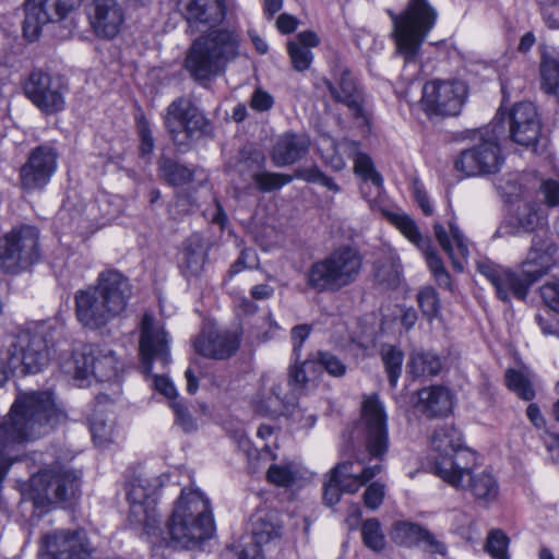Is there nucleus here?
<instances>
[{
  "instance_id": "1",
  "label": "nucleus",
  "mask_w": 559,
  "mask_h": 559,
  "mask_svg": "<svg viewBox=\"0 0 559 559\" xmlns=\"http://www.w3.org/2000/svg\"><path fill=\"white\" fill-rule=\"evenodd\" d=\"M131 295V285L122 273L103 271L96 285L75 293L76 319L86 329H102L126 310Z\"/></svg>"
},
{
  "instance_id": "2",
  "label": "nucleus",
  "mask_w": 559,
  "mask_h": 559,
  "mask_svg": "<svg viewBox=\"0 0 559 559\" xmlns=\"http://www.w3.org/2000/svg\"><path fill=\"white\" fill-rule=\"evenodd\" d=\"M551 266V257L548 252L546 240L539 235L532 239V246L525 261L521 265V272L493 263L490 260L477 262V271L490 282L497 297L509 302L512 297L524 300L532 284L545 275Z\"/></svg>"
},
{
  "instance_id": "3",
  "label": "nucleus",
  "mask_w": 559,
  "mask_h": 559,
  "mask_svg": "<svg viewBox=\"0 0 559 559\" xmlns=\"http://www.w3.org/2000/svg\"><path fill=\"white\" fill-rule=\"evenodd\" d=\"M239 55V34L229 28H214L192 43L185 67L195 81H207L223 73Z\"/></svg>"
},
{
  "instance_id": "4",
  "label": "nucleus",
  "mask_w": 559,
  "mask_h": 559,
  "mask_svg": "<svg viewBox=\"0 0 559 559\" xmlns=\"http://www.w3.org/2000/svg\"><path fill=\"white\" fill-rule=\"evenodd\" d=\"M176 544L194 548L211 538L215 531L209 499L198 489L183 488L167 523Z\"/></svg>"
},
{
  "instance_id": "5",
  "label": "nucleus",
  "mask_w": 559,
  "mask_h": 559,
  "mask_svg": "<svg viewBox=\"0 0 559 559\" xmlns=\"http://www.w3.org/2000/svg\"><path fill=\"white\" fill-rule=\"evenodd\" d=\"M311 380L305 376V370L299 365L288 366L286 385L278 374L263 373L253 397L255 411L270 417L292 413L297 407L300 395L311 385Z\"/></svg>"
},
{
  "instance_id": "6",
  "label": "nucleus",
  "mask_w": 559,
  "mask_h": 559,
  "mask_svg": "<svg viewBox=\"0 0 559 559\" xmlns=\"http://www.w3.org/2000/svg\"><path fill=\"white\" fill-rule=\"evenodd\" d=\"M393 24L396 52L406 63L416 60L423 43L436 25L437 10L428 0H408L401 14L386 10Z\"/></svg>"
},
{
  "instance_id": "7",
  "label": "nucleus",
  "mask_w": 559,
  "mask_h": 559,
  "mask_svg": "<svg viewBox=\"0 0 559 559\" xmlns=\"http://www.w3.org/2000/svg\"><path fill=\"white\" fill-rule=\"evenodd\" d=\"M431 447L437 453L433 471L454 488H463V476L474 454L464 447L460 430L451 424L438 426L431 436Z\"/></svg>"
},
{
  "instance_id": "8",
  "label": "nucleus",
  "mask_w": 559,
  "mask_h": 559,
  "mask_svg": "<svg viewBox=\"0 0 559 559\" xmlns=\"http://www.w3.org/2000/svg\"><path fill=\"white\" fill-rule=\"evenodd\" d=\"M360 269L359 253L350 247L340 248L311 264L307 285L319 293L337 292L355 282Z\"/></svg>"
},
{
  "instance_id": "9",
  "label": "nucleus",
  "mask_w": 559,
  "mask_h": 559,
  "mask_svg": "<svg viewBox=\"0 0 559 559\" xmlns=\"http://www.w3.org/2000/svg\"><path fill=\"white\" fill-rule=\"evenodd\" d=\"M51 326L37 323L20 332L9 350V367L20 376L37 373L49 361V344Z\"/></svg>"
},
{
  "instance_id": "10",
  "label": "nucleus",
  "mask_w": 559,
  "mask_h": 559,
  "mask_svg": "<svg viewBox=\"0 0 559 559\" xmlns=\"http://www.w3.org/2000/svg\"><path fill=\"white\" fill-rule=\"evenodd\" d=\"M160 487L162 480L158 476L136 475L128 484L127 499L130 507L128 523L148 537L156 536L160 532V521L156 510Z\"/></svg>"
},
{
  "instance_id": "11",
  "label": "nucleus",
  "mask_w": 559,
  "mask_h": 559,
  "mask_svg": "<svg viewBox=\"0 0 559 559\" xmlns=\"http://www.w3.org/2000/svg\"><path fill=\"white\" fill-rule=\"evenodd\" d=\"M79 486L75 472L58 465L31 477L28 496L34 508L45 510L51 503L74 499Z\"/></svg>"
},
{
  "instance_id": "12",
  "label": "nucleus",
  "mask_w": 559,
  "mask_h": 559,
  "mask_svg": "<svg viewBox=\"0 0 559 559\" xmlns=\"http://www.w3.org/2000/svg\"><path fill=\"white\" fill-rule=\"evenodd\" d=\"M40 259L39 230L31 225L12 228L0 238V267L19 273Z\"/></svg>"
},
{
  "instance_id": "13",
  "label": "nucleus",
  "mask_w": 559,
  "mask_h": 559,
  "mask_svg": "<svg viewBox=\"0 0 559 559\" xmlns=\"http://www.w3.org/2000/svg\"><path fill=\"white\" fill-rule=\"evenodd\" d=\"M164 123L178 146H187L210 132L207 118L186 97H179L168 105Z\"/></svg>"
},
{
  "instance_id": "14",
  "label": "nucleus",
  "mask_w": 559,
  "mask_h": 559,
  "mask_svg": "<svg viewBox=\"0 0 559 559\" xmlns=\"http://www.w3.org/2000/svg\"><path fill=\"white\" fill-rule=\"evenodd\" d=\"M73 374L78 380L94 377L99 382L112 381L118 378L121 364L115 352L107 347L88 344L75 352L72 357Z\"/></svg>"
},
{
  "instance_id": "15",
  "label": "nucleus",
  "mask_w": 559,
  "mask_h": 559,
  "mask_svg": "<svg viewBox=\"0 0 559 559\" xmlns=\"http://www.w3.org/2000/svg\"><path fill=\"white\" fill-rule=\"evenodd\" d=\"M365 447L370 459L382 460L389 449L388 417L378 394L365 396L361 405Z\"/></svg>"
},
{
  "instance_id": "16",
  "label": "nucleus",
  "mask_w": 559,
  "mask_h": 559,
  "mask_svg": "<svg viewBox=\"0 0 559 559\" xmlns=\"http://www.w3.org/2000/svg\"><path fill=\"white\" fill-rule=\"evenodd\" d=\"M467 87L457 80H432L423 87L421 105L428 115L456 116L466 98Z\"/></svg>"
},
{
  "instance_id": "17",
  "label": "nucleus",
  "mask_w": 559,
  "mask_h": 559,
  "mask_svg": "<svg viewBox=\"0 0 559 559\" xmlns=\"http://www.w3.org/2000/svg\"><path fill=\"white\" fill-rule=\"evenodd\" d=\"M503 162L495 126L491 135L481 138L478 144L460 154L455 168L466 176H483L499 171Z\"/></svg>"
},
{
  "instance_id": "18",
  "label": "nucleus",
  "mask_w": 559,
  "mask_h": 559,
  "mask_svg": "<svg viewBox=\"0 0 559 559\" xmlns=\"http://www.w3.org/2000/svg\"><path fill=\"white\" fill-rule=\"evenodd\" d=\"M44 559H94L95 547L84 530H52L41 537Z\"/></svg>"
},
{
  "instance_id": "19",
  "label": "nucleus",
  "mask_w": 559,
  "mask_h": 559,
  "mask_svg": "<svg viewBox=\"0 0 559 559\" xmlns=\"http://www.w3.org/2000/svg\"><path fill=\"white\" fill-rule=\"evenodd\" d=\"M80 4L81 0H26L24 37L29 41L37 40L44 25L63 20Z\"/></svg>"
},
{
  "instance_id": "20",
  "label": "nucleus",
  "mask_w": 559,
  "mask_h": 559,
  "mask_svg": "<svg viewBox=\"0 0 559 559\" xmlns=\"http://www.w3.org/2000/svg\"><path fill=\"white\" fill-rule=\"evenodd\" d=\"M139 354L144 374L152 372L153 362L166 366L170 360L169 336L164 326L154 317L145 313L140 324Z\"/></svg>"
},
{
  "instance_id": "21",
  "label": "nucleus",
  "mask_w": 559,
  "mask_h": 559,
  "mask_svg": "<svg viewBox=\"0 0 559 559\" xmlns=\"http://www.w3.org/2000/svg\"><path fill=\"white\" fill-rule=\"evenodd\" d=\"M26 97L44 114L53 115L64 109L61 82L47 72L35 69L24 83Z\"/></svg>"
},
{
  "instance_id": "22",
  "label": "nucleus",
  "mask_w": 559,
  "mask_h": 559,
  "mask_svg": "<svg viewBox=\"0 0 559 559\" xmlns=\"http://www.w3.org/2000/svg\"><path fill=\"white\" fill-rule=\"evenodd\" d=\"M333 99L346 106L354 119L367 123L365 92L356 76L346 67H335L334 82L324 80Z\"/></svg>"
},
{
  "instance_id": "23",
  "label": "nucleus",
  "mask_w": 559,
  "mask_h": 559,
  "mask_svg": "<svg viewBox=\"0 0 559 559\" xmlns=\"http://www.w3.org/2000/svg\"><path fill=\"white\" fill-rule=\"evenodd\" d=\"M58 154L49 145H39L28 155L20 169V183L23 191L31 193L43 190L57 169Z\"/></svg>"
},
{
  "instance_id": "24",
  "label": "nucleus",
  "mask_w": 559,
  "mask_h": 559,
  "mask_svg": "<svg viewBox=\"0 0 559 559\" xmlns=\"http://www.w3.org/2000/svg\"><path fill=\"white\" fill-rule=\"evenodd\" d=\"M386 216L411 242L423 250L429 270L438 285L451 289V277L443 266L441 258L431 248L430 239L421 236L414 219L402 213H389Z\"/></svg>"
},
{
  "instance_id": "25",
  "label": "nucleus",
  "mask_w": 559,
  "mask_h": 559,
  "mask_svg": "<svg viewBox=\"0 0 559 559\" xmlns=\"http://www.w3.org/2000/svg\"><path fill=\"white\" fill-rule=\"evenodd\" d=\"M87 17L97 37L112 39L122 29L126 13L119 0H88Z\"/></svg>"
},
{
  "instance_id": "26",
  "label": "nucleus",
  "mask_w": 559,
  "mask_h": 559,
  "mask_svg": "<svg viewBox=\"0 0 559 559\" xmlns=\"http://www.w3.org/2000/svg\"><path fill=\"white\" fill-rule=\"evenodd\" d=\"M510 138L522 146H533L540 136L542 124L535 106L530 102L515 104L508 115Z\"/></svg>"
},
{
  "instance_id": "27",
  "label": "nucleus",
  "mask_w": 559,
  "mask_h": 559,
  "mask_svg": "<svg viewBox=\"0 0 559 559\" xmlns=\"http://www.w3.org/2000/svg\"><path fill=\"white\" fill-rule=\"evenodd\" d=\"M392 540L401 546H419L431 554L445 555L447 546L424 526L411 522H396L390 532Z\"/></svg>"
},
{
  "instance_id": "28",
  "label": "nucleus",
  "mask_w": 559,
  "mask_h": 559,
  "mask_svg": "<svg viewBox=\"0 0 559 559\" xmlns=\"http://www.w3.org/2000/svg\"><path fill=\"white\" fill-rule=\"evenodd\" d=\"M198 354L214 359L230 357L239 346L236 333L229 331L207 330L202 331L193 342Z\"/></svg>"
},
{
  "instance_id": "29",
  "label": "nucleus",
  "mask_w": 559,
  "mask_h": 559,
  "mask_svg": "<svg viewBox=\"0 0 559 559\" xmlns=\"http://www.w3.org/2000/svg\"><path fill=\"white\" fill-rule=\"evenodd\" d=\"M381 471V464L367 465L364 460H357L337 464L330 474L343 483V490L346 493H355Z\"/></svg>"
},
{
  "instance_id": "30",
  "label": "nucleus",
  "mask_w": 559,
  "mask_h": 559,
  "mask_svg": "<svg viewBox=\"0 0 559 559\" xmlns=\"http://www.w3.org/2000/svg\"><path fill=\"white\" fill-rule=\"evenodd\" d=\"M433 230L438 242L450 258L453 267L462 272L464 270V262L468 257V242L464 235L454 223H449L450 234L439 223L435 224Z\"/></svg>"
},
{
  "instance_id": "31",
  "label": "nucleus",
  "mask_w": 559,
  "mask_h": 559,
  "mask_svg": "<svg viewBox=\"0 0 559 559\" xmlns=\"http://www.w3.org/2000/svg\"><path fill=\"white\" fill-rule=\"evenodd\" d=\"M308 148L309 140L306 135L286 132L273 146L272 160L277 167L288 166L301 159Z\"/></svg>"
},
{
  "instance_id": "32",
  "label": "nucleus",
  "mask_w": 559,
  "mask_h": 559,
  "mask_svg": "<svg viewBox=\"0 0 559 559\" xmlns=\"http://www.w3.org/2000/svg\"><path fill=\"white\" fill-rule=\"evenodd\" d=\"M416 407L427 417L444 416L451 412L452 396L442 385H431L418 391Z\"/></svg>"
},
{
  "instance_id": "33",
  "label": "nucleus",
  "mask_w": 559,
  "mask_h": 559,
  "mask_svg": "<svg viewBox=\"0 0 559 559\" xmlns=\"http://www.w3.org/2000/svg\"><path fill=\"white\" fill-rule=\"evenodd\" d=\"M548 214L536 201L524 200L513 210L512 224L515 233H533L547 224Z\"/></svg>"
},
{
  "instance_id": "34",
  "label": "nucleus",
  "mask_w": 559,
  "mask_h": 559,
  "mask_svg": "<svg viewBox=\"0 0 559 559\" xmlns=\"http://www.w3.org/2000/svg\"><path fill=\"white\" fill-rule=\"evenodd\" d=\"M186 19L190 24L216 25L226 15L224 0H189L186 3Z\"/></svg>"
},
{
  "instance_id": "35",
  "label": "nucleus",
  "mask_w": 559,
  "mask_h": 559,
  "mask_svg": "<svg viewBox=\"0 0 559 559\" xmlns=\"http://www.w3.org/2000/svg\"><path fill=\"white\" fill-rule=\"evenodd\" d=\"M305 370V376L310 377L311 384L314 383L317 378L321 373V369H324L331 377L341 378L344 377L347 367L342 359L336 355L328 350H318L316 354H311L299 365Z\"/></svg>"
},
{
  "instance_id": "36",
  "label": "nucleus",
  "mask_w": 559,
  "mask_h": 559,
  "mask_svg": "<svg viewBox=\"0 0 559 559\" xmlns=\"http://www.w3.org/2000/svg\"><path fill=\"white\" fill-rule=\"evenodd\" d=\"M463 485L462 489L468 488L478 501L485 503L496 500L499 493L498 483L490 473H473L468 465L463 476Z\"/></svg>"
},
{
  "instance_id": "37",
  "label": "nucleus",
  "mask_w": 559,
  "mask_h": 559,
  "mask_svg": "<svg viewBox=\"0 0 559 559\" xmlns=\"http://www.w3.org/2000/svg\"><path fill=\"white\" fill-rule=\"evenodd\" d=\"M355 173L361 177L362 183L360 191L366 199L371 194L378 197L382 191V177L374 169L373 163L370 157L364 153H357L354 159Z\"/></svg>"
},
{
  "instance_id": "38",
  "label": "nucleus",
  "mask_w": 559,
  "mask_h": 559,
  "mask_svg": "<svg viewBox=\"0 0 559 559\" xmlns=\"http://www.w3.org/2000/svg\"><path fill=\"white\" fill-rule=\"evenodd\" d=\"M157 165L160 178L170 186H183L189 183L193 179L194 169L170 157L160 156Z\"/></svg>"
},
{
  "instance_id": "39",
  "label": "nucleus",
  "mask_w": 559,
  "mask_h": 559,
  "mask_svg": "<svg viewBox=\"0 0 559 559\" xmlns=\"http://www.w3.org/2000/svg\"><path fill=\"white\" fill-rule=\"evenodd\" d=\"M406 370L413 378L432 377L441 370V360L431 352H414L407 361Z\"/></svg>"
},
{
  "instance_id": "40",
  "label": "nucleus",
  "mask_w": 559,
  "mask_h": 559,
  "mask_svg": "<svg viewBox=\"0 0 559 559\" xmlns=\"http://www.w3.org/2000/svg\"><path fill=\"white\" fill-rule=\"evenodd\" d=\"M205 255V250L199 241L186 243L179 264L186 278L198 277L202 273Z\"/></svg>"
},
{
  "instance_id": "41",
  "label": "nucleus",
  "mask_w": 559,
  "mask_h": 559,
  "mask_svg": "<svg viewBox=\"0 0 559 559\" xmlns=\"http://www.w3.org/2000/svg\"><path fill=\"white\" fill-rule=\"evenodd\" d=\"M90 431L92 439L98 447H104L112 441L114 421L105 414L100 400L90 417Z\"/></svg>"
},
{
  "instance_id": "42",
  "label": "nucleus",
  "mask_w": 559,
  "mask_h": 559,
  "mask_svg": "<svg viewBox=\"0 0 559 559\" xmlns=\"http://www.w3.org/2000/svg\"><path fill=\"white\" fill-rule=\"evenodd\" d=\"M302 476V468L296 462L272 464L267 469V480L280 487H290Z\"/></svg>"
},
{
  "instance_id": "43",
  "label": "nucleus",
  "mask_w": 559,
  "mask_h": 559,
  "mask_svg": "<svg viewBox=\"0 0 559 559\" xmlns=\"http://www.w3.org/2000/svg\"><path fill=\"white\" fill-rule=\"evenodd\" d=\"M252 534L254 540L252 545L261 548L262 545L281 537L282 526L277 522L275 514L269 513L257 520Z\"/></svg>"
},
{
  "instance_id": "44",
  "label": "nucleus",
  "mask_w": 559,
  "mask_h": 559,
  "mask_svg": "<svg viewBox=\"0 0 559 559\" xmlns=\"http://www.w3.org/2000/svg\"><path fill=\"white\" fill-rule=\"evenodd\" d=\"M525 178L526 175L510 173L497 179L495 187L497 191L507 199V201L515 202L525 194Z\"/></svg>"
},
{
  "instance_id": "45",
  "label": "nucleus",
  "mask_w": 559,
  "mask_h": 559,
  "mask_svg": "<svg viewBox=\"0 0 559 559\" xmlns=\"http://www.w3.org/2000/svg\"><path fill=\"white\" fill-rule=\"evenodd\" d=\"M506 383L512 392L524 401H532L535 397V389L528 372L508 369L506 371Z\"/></svg>"
},
{
  "instance_id": "46",
  "label": "nucleus",
  "mask_w": 559,
  "mask_h": 559,
  "mask_svg": "<svg viewBox=\"0 0 559 559\" xmlns=\"http://www.w3.org/2000/svg\"><path fill=\"white\" fill-rule=\"evenodd\" d=\"M510 538L501 528L488 532L484 550L491 559H511L509 552Z\"/></svg>"
},
{
  "instance_id": "47",
  "label": "nucleus",
  "mask_w": 559,
  "mask_h": 559,
  "mask_svg": "<svg viewBox=\"0 0 559 559\" xmlns=\"http://www.w3.org/2000/svg\"><path fill=\"white\" fill-rule=\"evenodd\" d=\"M252 179L261 192H273L290 183L294 177L285 174L260 170L252 174Z\"/></svg>"
},
{
  "instance_id": "48",
  "label": "nucleus",
  "mask_w": 559,
  "mask_h": 559,
  "mask_svg": "<svg viewBox=\"0 0 559 559\" xmlns=\"http://www.w3.org/2000/svg\"><path fill=\"white\" fill-rule=\"evenodd\" d=\"M361 535L365 545L373 551H380L385 546V537L380 523L376 519H369L364 522Z\"/></svg>"
},
{
  "instance_id": "49",
  "label": "nucleus",
  "mask_w": 559,
  "mask_h": 559,
  "mask_svg": "<svg viewBox=\"0 0 559 559\" xmlns=\"http://www.w3.org/2000/svg\"><path fill=\"white\" fill-rule=\"evenodd\" d=\"M543 88L549 94H559V62L556 59L544 58L540 64Z\"/></svg>"
},
{
  "instance_id": "50",
  "label": "nucleus",
  "mask_w": 559,
  "mask_h": 559,
  "mask_svg": "<svg viewBox=\"0 0 559 559\" xmlns=\"http://www.w3.org/2000/svg\"><path fill=\"white\" fill-rule=\"evenodd\" d=\"M417 302L423 316L429 321L437 318L440 310V299L435 288L427 286L417 294Z\"/></svg>"
},
{
  "instance_id": "51",
  "label": "nucleus",
  "mask_w": 559,
  "mask_h": 559,
  "mask_svg": "<svg viewBox=\"0 0 559 559\" xmlns=\"http://www.w3.org/2000/svg\"><path fill=\"white\" fill-rule=\"evenodd\" d=\"M382 359L391 386H395L402 371L403 353L392 346L384 348Z\"/></svg>"
},
{
  "instance_id": "52",
  "label": "nucleus",
  "mask_w": 559,
  "mask_h": 559,
  "mask_svg": "<svg viewBox=\"0 0 559 559\" xmlns=\"http://www.w3.org/2000/svg\"><path fill=\"white\" fill-rule=\"evenodd\" d=\"M265 165V156L262 151L252 146H245L239 153L240 170H249L251 175L260 171Z\"/></svg>"
},
{
  "instance_id": "53",
  "label": "nucleus",
  "mask_w": 559,
  "mask_h": 559,
  "mask_svg": "<svg viewBox=\"0 0 559 559\" xmlns=\"http://www.w3.org/2000/svg\"><path fill=\"white\" fill-rule=\"evenodd\" d=\"M311 326L309 324L296 325L292 329L290 338L293 343V350L290 355L289 365H302L301 349L305 341L311 333Z\"/></svg>"
},
{
  "instance_id": "54",
  "label": "nucleus",
  "mask_w": 559,
  "mask_h": 559,
  "mask_svg": "<svg viewBox=\"0 0 559 559\" xmlns=\"http://www.w3.org/2000/svg\"><path fill=\"white\" fill-rule=\"evenodd\" d=\"M170 407L175 414V424L185 432L190 433L197 430L198 425L182 401H171Z\"/></svg>"
},
{
  "instance_id": "55",
  "label": "nucleus",
  "mask_w": 559,
  "mask_h": 559,
  "mask_svg": "<svg viewBox=\"0 0 559 559\" xmlns=\"http://www.w3.org/2000/svg\"><path fill=\"white\" fill-rule=\"evenodd\" d=\"M287 49L295 70L302 72L309 69L313 58L310 49L294 41L288 43Z\"/></svg>"
},
{
  "instance_id": "56",
  "label": "nucleus",
  "mask_w": 559,
  "mask_h": 559,
  "mask_svg": "<svg viewBox=\"0 0 559 559\" xmlns=\"http://www.w3.org/2000/svg\"><path fill=\"white\" fill-rule=\"evenodd\" d=\"M452 525L457 534L462 537L471 539V533L475 525L474 519L468 513L454 510L452 513Z\"/></svg>"
},
{
  "instance_id": "57",
  "label": "nucleus",
  "mask_w": 559,
  "mask_h": 559,
  "mask_svg": "<svg viewBox=\"0 0 559 559\" xmlns=\"http://www.w3.org/2000/svg\"><path fill=\"white\" fill-rule=\"evenodd\" d=\"M384 498V486L379 481L371 483L364 492V503L368 509L377 510Z\"/></svg>"
},
{
  "instance_id": "58",
  "label": "nucleus",
  "mask_w": 559,
  "mask_h": 559,
  "mask_svg": "<svg viewBox=\"0 0 559 559\" xmlns=\"http://www.w3.org/2000/svg\"><path fill=\"white\" fill-rule=\"evenodd\" d=\"M544 302L550 310L559 313V281H549L540 287Z\"/></svg>"
},
{
  "instance_id": "59",
  "label": "nucleus",
  "mask_w": 559,
  "mask_h": 559,
  "mask_svg": "<svg viewBox=\"0 0 559 559\" xmlns=\"http://www.w3.org/2000/svg\"><path fill=\"white\" fill-rule=\"evenodd\" d=\"M342 492H345L343 490V483L330 474L328 481L323 486V501L328 506H334L340 501Z\"/></svg>"
},
{
  "instance_id": "60",
  "label": "nucleus",
  "mask_w": 559,
  "mask_h": 559,
  "mask_svg": "<svg viewBox=\"0 0 559 559\" xmlns=\"http://www.w3.org/2000/svg\"><path fill=\"white\" fill-rule=\"evenodd\" d=\"M543 17L549 28L559 29V0H538Z\"/></svg>"
},
{
  "instance_id": "61",
  "label": "nucleus",
  "mask_w": 559,
  "mask_h": 559,
  "mask_svg": "<svg viewBox=\"0 0 559 559\" xmlns=\"http://www.w3.org/2000/svg\"><path fill=\"white\" fill-rule=\"evenodd\" d=\"M539 192L544 197L548 207L559 205V182L552 179L544 180L540 183Z\"/></svg>"
},
{
  "instance_id": "62",
  "label": "nucleus",
  "mask_w": 559,
  "mask_h": 559,
  "mask_svg": "<svg viewBox=\"0 0 559 559\" xmlns=\"http://www.w3.org/2000/svg\"><path fill=\"white\" fill-rule=\"evenodd\" d=\"M139 134L141 141L140 153L142 156H150L154 151V139L145 120L139 123Z\"/></svg>"
},
{
  "instance_id": "63",
  "label": "nucleus",
  "mask_w": 559,
  "mask_h": 559,
  "mask_svg": "<svg viewBox=\"0 0 559 559\" xmlns=\"http://www.w3.org/2000/svg\"><path fill=\"white\" fill-rule=\"evenodd\" d=\"M273 104V96L261 88L254 91L250 100L251 108L257 111L269 110Z\"/></svg>"
},
{
  "instance_id": "64",
  "label": "nucleus",
  "mask_w": 559,
  "mask_h": 559,
  "mask_svg": "<svg viewBox=\"0 0 559 559\" xmlns=\"http://www.w3.org/2000/svg\"><path fill=\"white\" fill-rule=\"evenodd\" d=\"M204 215L211 223L219 225L222 228H224L228 222V217L217 199H214L212 207L204 211Z\"/></svg>"
}]
</instances>
